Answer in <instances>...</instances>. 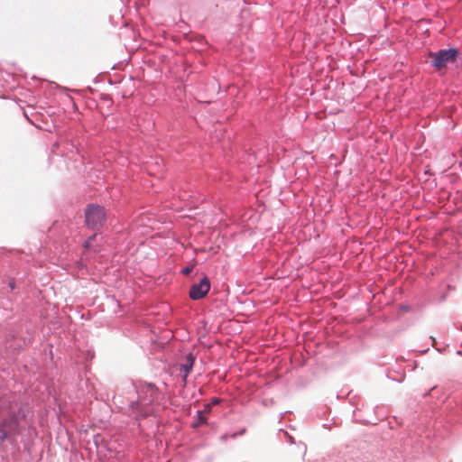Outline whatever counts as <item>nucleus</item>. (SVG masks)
<instances>
[{
  "label": "nucleus",
  "mask_w": 462,
  "mask_h": 462,
  "mask_svg": "<svg viewBox=\"0 0 462 462\" xmlns=\"http://www.w3.org/2000/svg\"><path fill=\"white\" fill-rule=\"evenodd\" d=\"M0 439L4 440L18 432L19 423L24 418L21 403L17 402L4 401L0 408Z\"/></svg>",
  "instance_id": "nucleus-1"
},
{
  "label": "nucleus",
  "mask_w": 462,
  "mask_h": 462,
  "mask_svg": "<svg viewBox=\"0 0 462 462\" xmlns=\"http://www.w3.org/2000/svg\"><path fill=\"white\" fill-rule=\"evenodd\" d=\"M138 400L130 404L132 413L146 417L154 412V404L158 402L159 390L152 383H140L137 387Z\"/></svg>",
  "instance_id": "nucleus-2"
},
{
  "label": "nucleus",
  "mask_w": 462,
  "mask_h": 462,
  "mask_svg": "<svg viewBox=\"0 0 462 462\" xmlns=\"http://www.w3.org/2000/svg\"><path fill=\"white\" fill-rule=\"evenodd\" d=\"M86 224L88 227L97 229L103 226L106 221V213L102 207L97 205H89L85 210Z\"/></svg>",
  "instance_id": "nucleus-3"
},
{
  "label": "nucleus",
  "mask_w": 462,
  "mask_h": 462,
  "mask_svg": "<svg viewBox=\"0 0 462 462\" xmlns=\"http://www.w3.org/2000/svg\"><path fill=\"white\" fill-rule=\"evenodd\" d=\"M457 53L456 49L440 50L437 52H430V58L432 65L436 69H441L447 67L448 64L455 62Z\"/></svg>",
  "instance_id": "nucleus-4"
},
{
  "label": "nucleus",
  "mask_w": 462,
  "mask_h": 462,
  "mask_svg": "<svg viewBox=\"0 0 462 462\" xmlns=\"http://www.w3.org/2000/svg\"><path fill=\"white\" fill-rule=\"evenodd\" d=\"M210 289V282L208 277H204L197 284L191 286L189 290V297L192 300H200L204 298Z\"/></svg>",
  "instance_id": "nucleus-5"
},
{
  "label": "nucleus",
  "mask_w": 462,
  "mask_h": 462,
  "mask_svg": "<svg viewBox=\"0 0 462 462\" xmlns=\"http://www.w3.org/2000/svg\"><path fill=\"white\" fill-rule=\"evenodd\" d=\"M194 358L191 355H189L187 363L181 365V371H184V380L191 371L193 366Z\"/></svg>",
  "instance_id": "nucleus-6"
},
{
  "label": "nucleus",
  "mask_w": 462,
  "mask_h": 462,
  "mask_svg": "<svg viewBox=\"0 0 462 462\" xmlns=\"http://www.w3.org/2000/svg\"><path fill=\"white\" fill-rule=\"evenodd\" d=\"M198 418H199V422L195 424V427H197L199 424L200 423H204L206 422V418L205 416L203 415V412L202 411H199L198 412Z\"/></svg>",
  "instance_id": "nucleus-7"
},
{
  "label": "nucleus",
  "mask_w": 462,
  "mask_h": 462,
  "mask_svg": "<svg viewBox=\"0 0 462 462\" xmlns=\"http://www.w3.org/2000/svg\"><path fill=\"white\" fill-rule=\"evenodd\" d=\"M8 286L12 291L15 288V280L14 278L9 279Z\"/></svg>",
  "instance_id": "nucleus-8"
},
{
  "label": "nucleus",
  "mask_w": 462,
  "mask_h": 462,
  "mask_svg": "<svg viewBox=\"0 0 462 462\" xmlns=\"http://www.w3.org/2000/svg\"><path fill=\"white\" fill-rule=\"evenodd\" d=\"M96 235H94L93 236L89 237L87 241H86V244H85V246L87 248L90 247L91 246V242L92 240L95 238Z\"/></svg>",
  "instance_id": "nucleus-9"
},
{
  "label": "nucleus",
  "mask_w": 462,
  "mask_h": 462,
  "mask_svg": "<svg viewBox=\"0 0 462 462\" xmlns=\"http://www.w3.org/2000/svg\"><path fill=\"white\" fill-rule=\"evenodd\" d=\"M192 267H186L182 270V273L188 275L192 272Z\"/></svg>",
  "instance_id": "nucleus-10"
},
{
  "label": "nucleus",
  "mask_w": 462,
  "mask_h": 462,
  "mask_svg": "<svg viewBox=\"0 0 462 462\" xmlns=\"http://www.w3.org/2000/svg\"><path fill=\"white\" fill-rule=\"evenodd\" d=\"M217 402H218V401H217V400H214V401L212 402V404H217Z\"/></svg>",
  "instance_id": "nucleus-11"
}]
</instances>
